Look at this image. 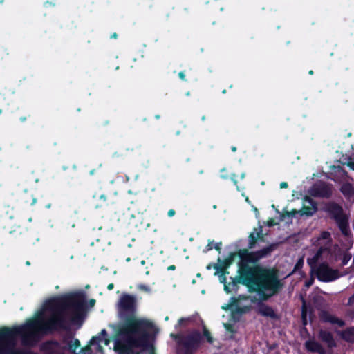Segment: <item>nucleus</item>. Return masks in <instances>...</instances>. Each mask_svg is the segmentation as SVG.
I'll use <instances>...</instances> for the list:
<instances>
[{
    "label": "nucleus",
    "instance_id": "de8ad7c7",
    "mask_svg": "<svg viewBox=\"0 0 354 354\" xmlns=\"http://www.w3.org/2000/svg\"><path fill=\"white\" fill-rule=\"evenodd\" d=\"M176 270V266L174 265H171V266H169L167 267V270L170 271V270Z\"/></svg>",
    "mask_w": 354,
    "mask_h": 354
},
{
    "label": "nucleus",
    "instance_id": "dca6fc26",
    "mask_svg": "<svg viewBox=\"0 0 354 354\" xmlns=\"http://www.w3.org/2000/svg\"><path fill=\"white\" fill-rule=\"evenodd\" d=\"M257 313L266 317H270L274 319H278V316L273 308L263 302L259 304Z\"/></svg>",
    "mask_w": 354,
    "mask_h": 354
},
{
    "label": "nucleus",
    "instance_id": "e433bc0d",
    "mask_svg": "<svg viewBox=\"0 0 354 354\" xmlns=\"http://www.w3.org/2000/svg\"><path fill=\"white\" fill-rule=\"evenodd\" d=\"M123 156H124L123 153H122L120 151H115L112 154V158H118L122 157Z\"/></svg>",
    "mask_w": 354,
    "mask_h": 354
},
{
    "label": "nucleus",
    "instance_id": "423d86ee",
    "mask_svg": "<svg viewBox=\"0 0 354 354\" xmlns=\"http://www.w3.org/2000/svg\"><path fill=\"white\" fill-rule=\"evenodd\" d=\"M277 247L278 243H273L255 252H249L248 249H240L238 250V255L240 260L245 264L252 263L256 266L255 264L259 260L270 256Z\"/></svg>",
    "mask_w": 354,
    "mask_h": 354
},
{
    "label": "nucleus",
    "instance_id": "1a4fd4ad",
    "mask_svg": "<svg viewBox=\"0 0 354 354\" xmlns=\"http://www.w3.org/2000/svg\"><path fill=\"white\" fill-rule=\"evenodd\" d=\"M310 194L314 197L329 198L333 194L332 185L325 182L315 184L311 187Z\"/></svg>",
    "mask_w": 354,
    "mask_h": 354
},
{
    "label": "nucleus",
    "instance_id": "f3484780",
    "mask_svg": "<svg viewBox=\"0 0 354 354\" xmlns=\"http://www.w3.org/2000/svg\"><path fill=\"white\" fill-rule=\"evenodd\" d=\"M306 349L312 353H317L319 354H326V350L322 344L315 339H308L305 342Z\"/></svg>",
    "mask_w": 354,
    "mask_h": 354
},
{
    "label": "nucleus",
    "instance_id": "864d4df0",
    "mask_svg": "<svg viewBox=\"0 0 354 354\" xmlns=\"http://www.w3.org/2000/svg\"><path fill=\"white\" fill-rule=\"evenodd\" d=\"M90 350H91V348H90V347L88 346L82 348V351H90Z\"/></svg>",
    "mask_w": 354,
    "mask_h": 354
},
{
    "label": "nucleus",
    "instance_id": "f8f14e48",
    "mask_svg": "<svg viewBox=\"0 0 354 354\" xmlns=\"http://www.w3.org/2000/svg\"><path fill=\"white\" fill-rule=\"evenodd\" d=\"M319 317L322 322L325 323H330L331 324H337L339 327H343L346 324L343 319L330 314L326 310H321L319 313Z\"/></svg>",
    "mask_w": 354,
    "mask_h": 354
},
{
    "label": "nucleus",
    "instance_id": "5701e85b",
    "mask_svg": "<svg viewBox=\"0 0 354 354\" xmlns=\"http://www.w3.org/2000/svg\"><path fill=\"white\" fill-rule=\"evenodd\" d=\"M302 305H301V315H305L308 316V313H312V309L310 306L307 305L304 298L301 297Z\"/></svg>",
    "mask_w": 354,
    "mask_h": 354
},
{
    "label": "nucleus",
    "instance_id": "a211bd4d",
    "mask_svg": "<svg viewBox=\"0 0 354 354\" xmlns=\"http://www.w3.org/2000/svg\"><path fill=\"white\" fill-rule=\"evenodd\" d=\"M340 337L344 341L354 343V326L346 328L340 333Z\"/></svg>",
    "mask_w": 354,
    "mask_h": 354
},
{
    "label": "nucleus",
    "instance_id": "8fccbe9b",
    "mask_svg": "<svg viewBox=\"0 0 354 354\" xmlns=\"http://www.w3.org/2000/svg\"><path fill=\"white\" fill-rule=\"evenodd\" d=\"M100 335H101L102 336H106V335H107V332H106V330L105 329H102V330H101V332H100Z\"/></svg>",
    "mask_w": 354,
    "mask_h": 354
},
{
    "label": "nucleus",
    "instance_id": "4468645a",
    "mask_svg": "<svg viewBox=\"0 0 354 354\" xmlns=\"http://www.w3.org/2000/svg\"><path fill=\"white\" fill-rule=\"evenodd\" d=\"M318 338L326 344L328 348H333L336 346V342L331 332L320 329L318 332Z\"/></svg>",
    "mask_w": 354,
    "mask_h": 354
},
{
    "label": "nucleus",
    "instance_id": "ddd939ff",
    "mask_svg": "<svg viewBox=\"0 0 354 354\" xmlns=\"http://www.w3.org/2000/svg\"><path fill=\"white\" fill-rule=\"evenodd\" d=\"M304 201L307 202L309 205H303L302 208L298 211L301 216H312L317 211V203L309 196H305Z\"/></svg>",
    "mask_w": 354,
    "mask_h": 354
},
{
    "label": "nucleus",
    "instance_id": "13d9d810",
    "mask_svg": "<svg viewBox=\"0 0 354 354\" xmlns=\"http://www.w3.org/2000/svg\"><path fill=\"white\" fill-rule=\"evenodd\" d=\"M313 73H314V72H313V70H310V71H308V74H309V75H313Z\"/></svg>",
    "mask_w": 354,
    "mask_h": 354
},
{
    "label": "nucleus",
    "instance_id": "aec40b11",
    "mask_svg": "<svg viewBox=\"0 0 354 354\" xmlns=\"http://www.w3.org/2000/svg\"><path fill=\"white\" fill-rule=\"evenodd\" d=\"M340 191L344 196L347 197L354 195V187L349 183H344L340 187Z\"/></svg>",
    "mask_w": 354,
    "mask_h": 354
},
{
    "label": "nucleus",
    "instance_id": "09e8293b",
    "mask_svg": "<svg viewBox=\"0 0 354 354\" xmlns=\"http://www.w3.org/2000/svg\"><path fill=\"white\" fill-rule=\"evenodd\" d=\"M113 288H114V284H113V283H109V284L108 285V286H107V289H108L109 290H112L113 289Z\"/></svg>",
    "mask_w": 354,
    "mask_h": 354
},
{
    "label": "nucleus",
    "instance_id": "c9c22d12",
    "mask_svg": "<svg viewBox=\"0 0 354 354\" xmlns=\"http://www.w3.org/2000/svg\"><path fill=\"white\" fill-rule=\"evenodd\" d=\"M236 178V175L235 174H231L230 178H231L232 181L233 182L234 185L236 186V188L239 190V189L237 185L238 182H237V180Z\"/></svg>",
    "mask_w": 354,
    "mask_h": 354
},
{
    "label": "nucleus",
    "instance_id": "338daca9",
    "mask_svg": "<svg viewBox=\"0 0 354 354\" xmlns=\"http://www.w3.org/2000/svg\"><path fill=\"white\" fill-rule=\"evenodd\" d=\"M3 0H0V3H3Z\"/></svg>",
    "mask_w": 354,
    "mask_h": 354
},
{
    "label": "nucleus",
    "instance_id": "3c124183",
    "mask_svg": "<svg viewBox=\"0 0 354 354\" xmlns=\"http://www.w3.org/2000/svg\"><path fill=\"white\" fill-rule=\"evenodd\" d=\"M313 282V279H310V280H309L308 281H306V286L307 287H309L310 286H311V285H312Z\"/></svg>",
    "mask_w": 354,
    "mask_h": 354
},
{
    "label": "nucleus",
    "instance_id": "393cba45",
    "mask_svg": "<svg viewBox=\"0 0 354 354\" xmlns=\"http://www.w3.org/2000/svg\"><path fill=\"white\" fill-rule=\"evenodd\" d=\"M68 346L71 351L75 352V351L80 346V342L77 339H75L73 342L71 341L68 343Z\"/></svg>",
    "mask_w": 354,
    "mask_h": 354
},
{
    "label": "nucleus",
    "instance_id": "2eb2a0df",
    "mask_svg": "<svg viewBox=\"0 0 354 354\" xmlns=\"http://www.w3.org/2000/svg\"><path fill=\"white\" fill-rule=\"evenodd\" d=\"M129 224L136 228L138 231L145 230L150 227V223L144 221V218L142 215H138V216L131 215V221Z\"/></svg>",
    "mask_w": 354,
    "mask_h": 354
},
{
    "label": "nucleus",
    "instance_id": "b1692460",
    "mask_svg": "<svg viewBox=\"0 0 354 354\" xmlns=\"http://www.w3.org/2000/svg\"><path fill=\"white\" fill-rule=\"evenodd\" d=\"M224 327L227 332L231 333L230 338L233 339L234 338V335L237 332L234 325L232 324L227 323L224 324Z\"/></svg>",
    "mask_w": 354,
    "mask_h": 354
},
{
    "label": "nucleus",
    "instance_id": "4c0bfd02",
    "mask_svg": "<svg viewBox=\"0 0 354 354\" xmlns=\"http://www.w3.org/2000/svg\"><path fill=\"white\" fill-rule=\"evenodd\" d=\"M221 245H222V243L221 242H218V243H216L214 245V248L216 251H218L219 253H221Z\"/></svg>",
    "mask_w": 354,
    "mask_h": 354
},
{
    "label": "nucleus",
    "instance_id": "4d7b16f0",
    "mask_svg": "<svg viewBox=\"0 0 354 354\" xmlns=\"http://www.w3.org/2000/svg\"><path fill=\"white\" fill-rule=\"evenodd\" d=\"M95 169H92L90 171L89 174H90V175H93L95 174Z\"/></svg>",
    "mask_w": 354,
    "mask_h": 354
},
{
    "label": "nucleus",
    "instance_id": "bf43d9fd",
    "mask_svg": "<svg viewBox=\"0 0 354 354\" xmlns=\"http://www.w3.org/2000/svg\"><path fill=\"white\" fill-rule=\"evenodd\" d=\"M201 120L202 121H205V115L201 117Z\"/></svg>",
    "mask_w": 354,
    "mask_h": 354
},
{
    "label": "nucleus",
    "instance_id": "6e6552de",
    "mask_svg": "<svg viewBox=\"0 0 354 354\" xmlns=\"http://www.w3.org/2000/svg\"><path fill=\"white\" fill-rule=\"evenodd\" d=\"M315 274L319 281L326 283L333 281L340 277L339 271L331 268L326 263L319 264Z\"/></svg>",
    "mask_w": 354,
    "mask_h": 354
},
{
    "label": "nucleus",
    "instance_id": "f704fd0d",
    "mask_svg": "<svg viewBox=\"0 0 354 354\" xmlns=\"http://www.w3.org/2000/svg\"><path fill=\"white\" fill-rule=\"evenodd\" d=\"M187 321H188V319H187V318L182 317V318L179 319L178 322V324L176 326V328L177 326H180L185 325Z\"/></svg>",
    "mask_w": 354,
    "mask_h": 354
},
{
    "label": "nucleus",
    "instance_id": "58836bf2",
    "mask_svg": "<svg viewBox=\"0 0 354 354\" xmlns=\"http://www.w3.org/2000/svg\"><path fill=\"white\" fill-rule=\"evenodd\" d=\"M178 77L180 80H182L183 81H185L186 82L187 81V79L185 77V71H180L178 73Z\"/></svg>",
    "mask_w": 354,
    "mask_h": 354
},
{
    "label": "nucleus",
    "instance_id": "c03bdc74",
    "mask_svg": "<svg viewBox=\"0 0 354 354\" xmlns=\"http://www.w3.org/2000/svg\"><path fill=\"white\" fill-rule=\"evenodd\" d=\"M348 304H354V292L353 295L349 297L348 299Z\"/></svg>",
    "mask_w": 354,
    "mask_h": 354
},
{
    "label": "nucleus",
    "instance_id": "79ce46f5",
    "mask_svg": "<svg viewBox=\"0 0 354 354\" xmlns=\"http://www.w3.org/2000/svg\"><path fill=\"white\" fill-rule=\"evenodd\" d=\"M288 187V185L286 182H282L280 183V188H281V189L287 188Z\"/></svg>",
    "mask_w": 354,
    "mask_h": 354
},
{
    "label": "nucleus",
    "instance_id": "052dcab7",
    "mask_svg": "<svg viewBox=\"0 0 354 354\" xmlns=\"http://www.w3.org/2000/svg\"><path fill=\"white\" fill-rule=\"evenodd\" d=\"M160 115H156L155 116V118H156V119H159V118H160Z\"/></svg>",
    "mask_w": 354,
    "mask_h": 354
},
{
    "label": "nucleus",
    "instance_id": "774afa93",
    "mask_svg": "<svg viewBox=\"0 0 354 354\" xmlns=\"http://www.w3.org/2000/svg\"><path fill=\"white\" fill-rule=\"evenodd\" d=\"M232 299H233V300H234V301H236V299H235V298H234V297H232Z\"/></svg>",
    "mask_w": 354,
    "mask_h": 354
},
{
    "label": "nucleus",
    "instance_id": "5fc2aeb1",
    "mask_svg": "<svg viewBox=\"0 0 354 354\" xmlns=\"http://www.w3.org/2000/svg\"><path fill=\"white\" fill-rule=\"evenodd\" d=\"M231 150H232L233 152H235V151H236L237 149H236V147L232 146V147H231Z\"/></svg>",
    "mask_w": 354,
    "mask_h": 354
},
{
    "label": "nucleus",
    "instance_id": "f257e3e1",
    "mask_svg": "<svg viewBox=\"0 0 354 354\" xmlns=\"http://www.w3.org/2000/svg\"><path fill=\"white\" fill-rule=\"evenodd\" d=\"M85 299L82 292L69 293L49 299L46 306L51 313L46 319H32L21 326L0 328V346L13 348L19 336L24 345H31L36 342L37 333L68 330L70 324H82L85 314Z\"/></svg>",
    "mask_w": 354,
    "mask_h": 354
},
{
    "label": "nucleus",
    "instance_id": "bb28decb",
    "mask_svg": "<svg viewBox=\"0 0 354 354\" xmlns=\"http://www.w3.org/2000/svg\"><path fill=\"white\" fill-rule=\"evenodd\" d=\"M11 354H36V353L32 351L17 349V350H12L11 351Z\"/></svg>",
    "mask_w": 354,
    "mask_h": 354
},
{
    "label": "nucleus",
    "instance_id": "2f4dec72",
    "mask_svg": "<svg viewBox=\"0 0 354 354\" xmlns=\"http://www.w3.org/2000/svg\"><path fill=\"white\" fill-rule=\"evenodd\" d=\"M102 341V338L97 336H93L89 342L91 345H94L95 344L99 343Z\"/></svg>",
    "mask_w": 354,
    "mask_h": 354
},
{
    "label": "nucleus",
    "instance_id": "6e6d98bb",
    "mask_svg": "<svg viewBox=\"0 0 354 354\" xmlns=\"http://www.w3.org/2000/svg\"><path fill=\"white\" fill-rule=\"evenodd\" d=\"M26 120V117H21L20 118V121L21 122H25Z\"/></svg>",
    "mask_w": 354,
    "mask_h": 354
},
{
    "label": "nucleus",
    "instance_id": "7c9ffc66",
    "mask_svg": "<svg viewBox=\"0 0 354 354\" xmlns=\"http://www.w3.org/2000/svg\"><path fill=\"white\" fill-rule=\"evenodd\" d=\"M319 239H330V234L328 231H323L320 234Z\"/></svg>",
    "mask_w": 354,
    "mask_h": 354
},
{
    "label": "nucleus",
    "instance_id": "37998d69",
    "mask_svg": "<svg viewBox=\"0 0 354 354\" xmlns=\"http://www.w3.org/2000/svg\"><path fill=\"white\" fill-rule=\"evenodd\" d=\"M297 214H299L298 211L297 210H292L290 212H288V214L291 216H295Z\"/></svg>",
    "mask_w": 354,
    "mask_h": 354
},
{
    "label": "nucleus",
    "instance_id": "a878e982",
    "mask_svg": "<svg viewBox=\"0 0 354 354\" xmlns=\"http://www.w3.org/2000/svg\"><path fill=\"white\" fill-rule=\"evenodd\" d=\"M304 266V259L301 257L299 259V260L297 261L294 266L293 272H296L298 270H300Z\"/></svg>",
    "mask_w": 354,
    "mask_h": 354
},
{
    "label": "nucleus",
    "instance_id": "4be33fe9",
    "mask_svg": "<svg viewBox=\"0 0 354 354\" xmlns=\"http://www.w3.org/2000/svg\"><path fill=\"white\" fill-rule=\"evenodd\" d=\"M203 337H204L206 339V341L209 344L214 343V338L212 337L211 333L209 330L206 328L205 326H203Z\"/></svg>",
    "mask_w": 354,
    "mask_h": 354
},
{
    "label": "nucleus",
    "instance_id": "9b49d317",
    "mask_svg": "<svg viewBox=\"0 0 354 354\" xmlns=\"http://www.w3.org/2000/svg\"><path fill=\"white\" fill-rule=\"evenodd\" d=\"M258 241H265V237L264 234H263V229L261 226H259L258 228H254L253 232L250 233L248 236V243L247 249L249 250L254 248Z\"/></svg>",
    "mask_w": 354,
    "mask_h": 354
},
{
    "label": "nucleus",
    "instance_id": "72a5a7b5",
    "mask_svg": "<svg viewBox=\"0 0 354 354\" xmlns=\"http://www.w3.org/2000/svg\"><path fill=\"white\" fill-rule=\"evenodd\" d=\"M227 273H228V272H227ZM225 274H226V272L221 273V274L219 276L220 282L224 283V285L227 284V283H226Z\"/></svg>",
    "mask_w": 354,
    "mask_h": 354
},
{
    "label": "nucleus",
    "instance_id": "0eeeda50",
    "mask_svg": "<svg viewBox=\"0 0 354 354\" xmlns=\"http://www.w3.org/2000/svg\"><path fill=\"white\" fill-rule=\"evenodd\" d=\"M150 330H146L147 339L145 343H134L129 341V336L125 337L122 340H117L115 343V349L121 353H129L133 348L142 347L149 351V354H156L153 346L150 343Z\"/></svg>",
    "mask_w": 354,
    "mask_h": 354
},
{
    "label": "nucleus",
    "instance_id": "603ef678",
    "mask_svg": "<svg viewBox=\"0 0 354 354\" xmlns=\"http://www.w3.org/2000/svg\"><path fill=\"white\" fill-rule=\"evenodd\" d=\"M111 39H116L118 38V34L116 32L113 33L111 37Z\"/></svg>",
    "mask_w": 354,
    "mask_h": 354
},
{
    "label": "nucleus",
    "instance_id": "c756f323",
    "mask_svg": "<svg viewBox=\"0 0 354 354\" xmlns=\"http://www.w3.org/2000/svg\"><path fill=\"white\" fill-rule=\"evenodd\" d=\"M23 200L24 203H26V204H29L30 205H33L37 202L36 198L33 197L32 194H30V198H26V197H24Z\"/></svg>",
    "mask_w": 354,
    "mask_h": 354
},
{
    "label": "nucleus",
    "instance_id": "473e14b6",
    "mask_svg": "<svg viewBox=\"0 0 354 354\" xmlns=\"http://www.w3.org/2000/svg\"><path fill=\"white\" fill-rule=\"evenodd\" d=\"M213 243H214V241L209 240L207 245L205 246V249L204 250V252H207V251L212 250L214 248Z\"/></svg>",
    "mask_w": 354,
    "mask_h": 354
},
{
    "label": "nucleus",
    "instance_id": "0e129e2a",
    "mask_svg": "<svg viewBox=\"0 0 354 354\" xmlns=\"http://www.w3.org/2000/svg\"><path fill=\"white\" fill-rule=\"evenodd\" d=\"M228 308H229L228 306H227V307H226V308L223 307V309L227 310V309H228Z\"/></svg>",
    "mask_w": 354,
    "mask_h": 354
},
{
    "label": "nucleus",
    "instance_id": "7ed1b4c3",
    "mask_svg": "<svg viewBox=\"0 0 354 354\" xmlns=\"http://www.w3.org/2000/svg\"><path fill=\"white\" fill-rule=\"evenodd\" d=\"M118 310L126 317L121 333L129 336V342L145 343L148 336L146 330H151L153 324L149 320L135 317L137 310L136 296L123 293L118 301Z\"/></svg>",
    "mask_w": 354,
    "mask_h": 354
},
{
    "label": "nucleus",
    "instance_id": "a18cd8bd",
    "mask_svg": "<svg viewBox=\"0 0 354 354\" xmlns=\"http://www.w3.org/2000/svg\"><path fill=\"white\" fill-rule=\"evenodd\" d=\"M347 165L351 168L353 170H354V162H352V161H350L347 163Z\"/></svg>",
    "mask_w": 354,
    "mask_h": 354
},
{
    "label": "nucleus",
    "instance_id": "cd10ccee",
    "mask_svg": "<svg viewBox=\"0 0 354 354\" xmlns=\"http://www.w3.org/2000/svg\"><path fill=\"white\" fill-rule=\"evenodd\" d=\"M351 254H349V253L344 254L343 257L342 259V266H344L347 265V263L351 260Z\"/></svg>",
    "mask_w": 354,
    "mask_h": 354
},
{
    "label": "nucleus",
    "instance_id": "6ab92c4d",
    "mask_svg": "<svg viewBox=\"0 0 354 354\" xmlns=\"http://www.w3.org/2000/svg\"><path fill=\"white\" fill-rule=\"evenodd\" d=\"M324 249L321 247L319 248L316 253L311 258L307 259V263L308 266L311 268V269H314L316 266V264L319 259L321 258Z\"/></svg>",
    "mask_w": 354,
    "mask_h": 354
},
{
    "label": "nucleus",
    "instance_id": "412c9836",
    "mask_svg": "<svg viewBox=\"0 0 354 354\" xmlns=\"http://www.w3.org/2000/svg\"><path fill=\"white\" fill-rule=\"evenodd\" d=\"M238 256V251L236 252H230L223 261V264L227 268L234 261V258Z\"/></svg>",
    "mask_w": 354,
    "mask_h": 354
},
{
    "label": "nucleus",
    "instance_id": "e2e57ef3",
    "mask_svg": "<svg viewBox=\"0 0 354 354\" xmlns=\"http://www.w3.org/2000/svg\"><path fill=\"white\" fill-rule=\"evenodd\" d=\"M26 264L29 266L30 264V263L29 261H26Z\"/></svg>",
    "mask_w": 354,
    "mask_h": 354
},
{
    "label": "nucleus",
    "instance_id": "ea45409f",
    "mask_svg": "<svg viewBox=\"0 0 354 354\" xmlns=\"http://www.w3.org/2000/svg\"><path fill=\"white\" fill-rule=\"evenodd\" d=\"M301 322L304 326H306L308 324L307 316L305 315H301Z\"/></svg>",
    "mask_w": 354,
    "mask_h": 354
},
{
    "label": "nucleus",
    "instance_id": "69168bd1",
    "mask_svg": "<svg viewBox=\"0 0 354 354\" xmlns=\"http://www.w3.org/2000/svg\"><path fill=\"white\" fill-rule=\"evenodd\" d=\"M244 176H245L244 174H242V175H241V178H244Z\"/></svg>",
    "mask_w": 354,
    "mask_h": 354
},
{
    "label": "nucleus",
    "instance_id": "39448f33",
    "mask_svg": "<svg viewBox=\"0 0 354 354\" xmlns=\"http://www.w3.org/2000/svg\"><path fill=\"white\" fill-rule=\"evenodd\" d=\"M325 210L335 221L342 234L344 236H348L351 234L348 216L344 214L342 207L338 203L331 202L326 205Z\"/></svg>",
    "mask_w": 354,
    "mask_h": 354
},
{
    "label": "nucleus",
    "instance_id": "c85d7f7f",
    "mask_svg": "<svg viewBox=\"0 0 354 354\" xmlns=\"http://www.w3.org/2000/svg\"><path fill=\"white\" fill-rule=\"evenodd\" d=\"M214 268L216 270L217 273L227 272V271H226L227 268L223 264H222V265L215 264Z\"/></svg>",
    "mask_w": 354,
    "mask_h": 354
},
{
    "label": "nucleus",
    "instance_id": "9d476101",
    "mask_svg": "<svg viewBox=\"0 0 354 354\" xmlns=\"http://www.w3.org/2000/svg\"><path fill=\"white\" fill-rule=\"evenodd\" d=\"M113 203L114 201L110 195L101 192H96L91 201V205L95 209L105 208Z\"/></svg>",
    "mask_w": 354,
    "mask_h": 354
},
{
    "label": "nucleus",
    "instance_id": "680f3d73",
    "mask_svg": "<svg viewBox=\"0 0 354 354\" xmlns=\"http://www.w3.org/2000/svg\"><path fill=\"white\" fill-rule=\"evenodd\" d=\"M30 148H31V146H30V145H27V146H26V149H30Z\"/></svg>",
    "mask_w": 354,
    "mask_h": 354
},
{
    "label": "nucleus",
    "instance_id": "f03ea898",
    "mask_svg": "<svg viewBox=\"0 0 354 354\" xmlns=\"http://www.w3.org/2000/svg\"><path fill=\"white\" fill-rule=\"evenodd\" d=\"M237 273V276L230 277L231 281L225 284L224 290L227 293L236 292L242 284L249 292L256 293L260 301H264L277 295L283 287L279 271L274 268L247 265L239 260Z\"/></svg>",
    "mask_w": 354,
    "mask_h": 354
},
{
    "label": "nucleus",
    "instance_id": "49530a36",
    "mask_svg": "<svg viewBox=\"0 0 354 354\" xmlns=\"http://www.w3.org/2000/svg\"><path fill=\"white\" fill-rule=\"evenodd\" d=\"M95 304V300L94 299H91L89 300V305L90 306L93 307Z\"/></svg>",
    "mask_w": 354,
    "mask_h": 354
},
{
    "label": "nucleus",
    "instance_id": "a19ab883",
    "mask_svg": "<svg viewBox=\"0 0 354 354\" xmlns=\"http://www.w3.org/2000/svg\"><path fill=\"white\" fill-rule=\"evenodd\" d=\"M175 214H176V211L174 209H171L167 212V216L169 217H172V216H175Z\"/></svg>",
    "mask_w": 354,
    "mask_h": 354
},
{
    "label": "nucleus",
    "instance_id": "20e7f679",
    "mask_svg": "<svg viewBox=\"0 0 354 354\" xmlns=\"http://www.w3.org/2000/svg\"><path fill=\"white\" fill-rule=\"evenodd\" d=\"M170 337L176 341V354H195L203 343V336L196 329L186 334L171 333Z\"/></svg>",
    "mask_w": 354,
    "mask_h": 354
}]
</instances>
